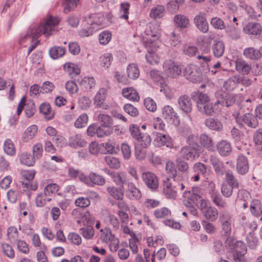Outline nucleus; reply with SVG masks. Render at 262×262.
Segmentation results:
<instances>
[{"label": "nucleus", "mask_w": 262, "mask_h": 262, "mask_svg": "<svg viewBox=\"0 0 262 262\" xmlns=\"http://www.w3.org/2000/svg\"><path fill=\"white\" fill-rule=\"evenodd\" d=\"M59 22V19L57 17L50 16L38 28H31L26 35L21 39V41L23 42L24 39H29L30 41H33L41 34H44L46 37H49L55 31V27L58 24Z\"/></svg>", "instance_id": "nucleus-1"}, {"label": "nucleus", "mask_w": 262, "mask_h": 262, "mask_svg": "<svg viewBox=\"0 0 262 262\" xmlns=\"http://www.w3.org/2000/svg\"><path fill=\"white\" fill-rule=\"evenodd\" d=\"M200 189L198 187H193L190 190H186L183 192V203L184 205L190 209L191 212L195 214L196 210L193 206L200 202L201 196L200 194Z\"/></svg>", "instance_id": "nucleus-2"}, {"label": "nucleus", "mask_w": 262, "mask_h": 262, "mask_svg": "<svg viewBox=\"0 0 262 262\" xmlns=\"http://www.w3.org/2000/svg\"><path fill=\"white\" fill-rule=\"evenodd\" d=\"M219 222L221 225L222 235L223 236L231 235L234 222L233 215L228 211H222L219 214Z\"/></svg>", "instance_id": "nucleus-3"}, {"label": "nucleus", "mask_w": 262, "mask_h": 262, "mask_svg": "<svg viewBox=\"0 0 262 262\" xmlns=\"http://www.w3.org/2000/svg\"><path fill=\"white\" fill-rule=\"evenodd\" d=\"M144 46L147 50V54L146 55L147 61L150 64H156L159 62V58L155 53L158 46V43L154 40L148 38L147 41H144Z\"/></svg>", "instance_id": "nucleus-4"}, {"label": "nucleus", "mask_w": 262, "mask_h": 262, "mask_svg": "<svg viewBox=\"0 0 262 262\" xmlns=\"http://www.w3.org/2000/svg\"><path fill=\"white\" fill-rule=\"evenodd\" d=\"M215 96L217 101L214 103V105L221 104L223 106L229 107L235 102V95L233 94L219 91L215 93Z\"/></svg>", "instance_id": "nucleus-5"}, {"label": "nucleus", "mask_w": 262, "mask_h": 262, "mask_svg": "<svg viewBox=\"0 0 262 262\" xmlns=\"http://www.w3.org/2000/svg\"><path fill=\"white\" fill-rule=\"evenodd\" d=\"M164 72L168 77L177 78L182 74V66L171 60H166L163 64Z\"/></svg>", "instance_id": "nucleus-6"}, {"label": "nucleus", "mask_w": 262, "mask_h": 262, "mask_svg": "<svg viewBox=\"0 0 262 262\" xmlns=\"http://www.w3.org/2000/svg\"><path fill=\"white\" fill-rule=\"evenodd\" d=\"M236 122L239 127L246 125L251 128H256L258 126V122L255 116L251 113H246L242 117L235 118Z\"/></svg>", "instance_id": "nucleus-7"}, {"label": "nucleus", "mask_w": 262, "mask_h": 262, "mask_svg": "<svg viewBox=\"0 0 262 262\" xmlns=\"http://www.w3.org/2000/svg\"><path fill=\"white\" fill-rule=\"evenodd\" d=\"M184 74L188 80L193 83L200 81L202 79V74L200 69L196 65L193 64H188L185 68Z\"/></svg>", "instance_id": "nucleus-8"}, {"label": "nucleus", "mask_w": 262, "mask_h": 262, "mask_svg": "<svg viewBox=\"0 0 262 262\" xmlns=\"http://www.w3.org/2000/svg\"><path fill=\"white\" fill-rule=\"evenodd\" d=\"M141 178L147 188L152 191H156L159 187V180L157 176L150 171L143 172Z\"/></svg>", "instance_id": "nucleus-9"}, {"label": "nucleus", "mask_w": 262, "mask_h": 262, "mask_svg": "<svg viewBox=\"0 0 262 262\" xmlns=\"http://www.w3.org/2000/svg\"><path fill=\"white\" fill-rule=\"evenodd\" d=\"M178 103L180 108L187 115L189 120H192L190 113L192 111V102L189 96L184 95L178 99Z\"/></svg>", "instance_id": "nucleus-10"}, {"label": "nucleus", "mask_w": 262, "mask_h": 262, "mask_svg": "<svg viewBox=\"0 0 262 262\" xmlns=\"http://www.w3.org/2000/svg\"><path fill=\"white\" fill-rule=\"evenodd\" d=\"M154 143L158 147L166 146L171 147L172 146L171 138L163 132H155L153 133Z\"/></svg>", "instance_id": "nucleus-11"}, {"label": "nucleus", "mask_w": 262, "mask_h": 262, "mask_svg": "<svg viewBox=\"0 0 262 262\" xmlns=\"http://www.w3.org/2000/svg\"><path fill=\"white\" fill-rule=\"evenodd\" d=\"M179 154L180 158L182 159L193 161L199 156V151L194 147L185 146L181 148Z\"/></svg>", "instance_id": "nucleus-12"}, {"label": "nucleus", "mask_w": 262, "mask_h": 262, "mask_svg": "<svg viewBox=\"0 0 262 262\" xmlns=\"http://www.w3.org/2000/svg\"><path fill=\"white\" fill-rule=\"evenodd\" d=\"M243 31L251 36H257L258 38L262 40V28L258 23H248L243 28Z\"/></svg>", "instance_id": "nucleus-13"}, {"label": "nucleus", "mask_w": 262, "mask_h": 262, "mask_svg": "<svg viewBox=\"0 0 262 262\" xmlns=\"http://www.w3.org/2000/svg\"><path fill=\"white\" fill-rule=\"evenodd\" d=\"M236 172L239 175H245L249 171V164L247 158L240 154L237 156L236 160Z\"/></svg>", "instance_id": "nucleus-14"}, {"label": "nucleus", "mask_w": 262, "mask_h": 262, "mask_svg": "<svg viewBox=\"0 0 262 262\" xmlns=\"http://www.w3.org/2000/svg\"><path fill=\"white\" fill-rule=\"evenodd\" d=\"M125 195L127 198L131 200H139L142 198V193L135 184L129 181L125 186Z\"/></svg>", "instance_id": "nucleus-15"}, {"label": "nucleus", "mask_w": 262, "mask_h": 262, "mask_svg": "<svg viewBox=\"0 0 262 262\" xmlns=\"http://www.w3.org/2000/svg\"><path fill=\"white\" fill-rule=\"evenodd\" d=\"M205 16V13L200 12L195 16L193 19L195 27L203 33L207 32L209 29V25Z\"/></svg>", "instance_id": "nucleus-16"}, {"label": "nucleus", "mask_w": 262, "mask_h": 262, "mask_svg": "<svg viewBox=\"0 0 262 262\" xmlns=\"http://www.w3.org/2000/svg\"><path fill=\"white\" fill-rule=\"evenodd\" d=\"M209 161L212 165L215 173L220 176H222L225 172V166L223 162L220 158L215 155H211Z\"/></svg>", "instance_id": "nucleus-17"}, {"label": "nucleus", "mask_w": 262, "mask_h": 262, "mask_svg": "<svg viewBox=\"0 0 262 262\" xmlns=\"http://www.w3.org/2000/svg\"><path fill=\"white\" fill-rule=\"evenodd\" d=\"M163 193L168 199H175L177 196V191L173 188L172 183L169 182V178H166L163 183Z\"/></svg>", "instance_id": "nucleus-18"}, {"label": "nucleus", "mask_w": 262, "mask_h": 262, "mask_svg": "<svg viewBox=\"0 0 262 262\" xmlns=\"http://www.w3.org/2000/svg\"><path fill=\"white\" fill-rule=\"evenodd\" d=\"M87 181L84 183L90 186L94 185L103 186L105 183V178L95 172H91L89 177H86Z\"/></svg>", "instance_id": "nucleus-19"}, {"label": "nucleus", "mask_w": 262, "mask_h": 262, "mask_svg": "<svg viewBox=\"0 0 262 262\" xmlns=\"http://www.w3.org/2000/svg\"><path fill=\"white\" fill-rule=\"evenodd\" d=\"M216 149L219 154L223 157L228 156L232 151V146L230 142L222 140L216 144Z\"/></svg>", "instance_id": "nucleus-20"}, {"label": "nucleus", "mask_w": 262, "mask_h": 262, "mask_svg": "<svg viewBox=\"0 0 262 262\" xmlns=\"http://www.w3.org/2000/svg\"><path fill=\"white\" fill-rule=\"evenodd\" d=\"M160 31V26L157 23H150L145 31V33L147 36L145 38V41H147L148 38H150L152 40H155L157 43V40H158Z\"/></svg>", "instance_id": "nucleus-21"}, {"label": "nucleus", "mask_w": 262, "mask_h": 262, "mask_svg": "<svg viewBox=\"0 0 262 262\" xmlns=\"http://www.w3.org/2000/svg\"><path fill=\"white\" fill-rule=\"evenodd\" d=\"M209 193L211 201L217 207L221 208H225L228 206L225 200L223 198L217 190H215L214 186L213 187Z\"/></svg>", "instance_id": "nucleus-22"}, {"label": "nucleus", "mask_w": 262, "mask_h": 262, "mask_svg": "<svg viewBox=\"0 0 262 262\" xmlns=\"http://www.w3.org/2000/svg\"><path fill=\"white\" fill-rule=\"evenodd\" d=\"M106 96V90L101 88L97 92L94 99V104L97 107H102L106 110L108 106L104 104V101Z\"/></svg>", "instance_id": "nucleus-23"}, {"label": "nucleus", "mask_w": 262, "mask_h": 262, "mask_svg": "<svg viewBox=\"0 0 262 262\" xmlns=\"http://www.w3.org/2000/svg\"><path fill=\"white\" fill-rule=\"evenodd\" d=\"M162 117L167 122H174L178 120L179 117L173 108L170 105H165L162 108Z\"/></svg>", "instance_id": "nucleus-24"}, {"label": "nucleus", "mask_w": 262, "mask_h": 262, "mask_svg": "<svg viewBox=\"0 0 262 262\" xmlns=\"http://www.w3.org/2000/svg\"><path fill=\"white\" fill-rule=\"evenodd\" d=\"M227 237L224 242V246L228 252H234L239 248V243L241 244H245V243L241 241H236V239L230 235L229 236H225Z\"/></svg>", "instance_id": "nucleus-25"}, {"label": "nucleus", "mask_w": 262, "mask_h": 262, "mask_svg": "<svg viewBox=\"0 0 262 262\" xmlns=\"http://www.w3.org/2000/svg\"><path fill=\"white\" fill-rule=\"evenodd\" d=\"M199 139L200 143L204 148L211 151H214L215 144L210 136L206 134H202L200 135Z\"/></svg>", "instance_id": "nucleus-26"}, {"label": "nucleus", "mask_w": 262, "mask_h": 262, "mask_svg": "<svg viewBox=\"0 0 262 262\" xmlns=\"http://www.w3.org/2000/svg\"><path fill=\"white\" fill-rule=\"evenodd\" d=\"M102 22V19L98 14H92L85 16L82 23H84L85 25L86 24L90 25L91 28L95 29L96 27L101 25Z\"/></svg>", "instance_id": "nucleus-27"}, {"label": "nucleus", "mask_w": 262, "mask_h": 262, "mask_svg": "<svg viewBox=\"0 0 262 262\" xmlns=\"http://www.w3.org/2000/svg\"><path fill=\"white\" fill-rule=\"evenodd\" d=\"M235 70L243 75H248L251 70V67L247 61L238 58L235 60Z\"/></svg>", "instance_id": "nucleus-28"}, {"label": "nucleus", "mask_w": 262, "mask_h": 262, "mask_svg": "<svg viewBox=\"0 0 262 262\" xmlns=\"http://www.w3.org/2000/svg\"><path fill=\"white\" fill-rule=\"evenodd\" d=\"M206 126L209 129L215 131L221 132L223 129V126L222 122L218 119L213 118H209L205 120Z\"/></svg>", "instance_id": "nucleus-29"}, {"label": "nucleus", "mask_w": 262, "mask_h": 262, "mask_svg": "<svg viewBox=\"0 0 262 262\" xmlns=\"http://www.w3.org/2000/svg\"><path fill=\"white\" fill-rule=\"evenodd\" d=\"M239 244V248L233 252V259L235 262H246L245 255L247 253V247L245 244Z\"/></svg>", "instance_id": "nucleus-30"}, {"label": "nucleus", "mask_w": 262, "mask_h": 262, "mask_svg": "<svg viewBox=\"0 0 262 262\" xmlns=\"http://www.w3.org/2000/svg\"><path fill=\"white\" fill-rule=\"evenodd\" d=\"M108 194L117 200H122L124 198V187H116L114 186H108L106 189Z\"/></svg>", "instance_id": "nucleus-31"}, {"label": "nucleus", "mask_w": 262, "mask_h": 262, "mask_svg": "<svg viewBox=\"0 0 262 262\" xmlns=\"http://www.w3.org/2000/svg\"><path fill=\"white\" fill-rule=\"evenodd\" d=\"M80 218L76 221L77 224L80 226H91L94 224V219L90 212L84 211L80 214Z\"/></svg>", "instance_id": "nucleus-32"}, {"label": "nucleus", "mask_w": 262, "mask_h": 262, "mask_svg": "<svg viewBox=\"0 0 262 262\" xmlns=\"http://www.w3.org/2000/svg\"><path fill=\"white\" fill-rule=\"evenodd\" d=\"M122 94L123 97L133 101H138L140 99L138 93L132 87L123 89Z\"/></svg>", "instance_id": "nucleus-33"}, {"label": "nucleus", "mask_w": 262, "mask_h": 262, "mask_svg": "<svg viewBox=\"0 0 262 262\" xmlns=\"http://www.w3.org/2000/svg\"><path fill=\"white\" fill-rule=\"evenodd\" d=\"M224 43L221 40H215L212 46V51L214 57L219 58L222 57L225 52Z\"/></svg>", "instance_id": "nucleus-34"}, {"label": "nucleus", "mask_w": 262, "mask_h": 262, "mask_svg": "<svg viewBox=\"0 0 262 262\" xmlns=\"http://www.w3.org/2000/svg\"><path fill=\"white\" fill-rule=\"evenodd\" d=\"M63 69L66 73L72 78L78 75L80 73V70L78 66L72 62H67L63 65Z\"/></svg>", "instance_id": "nucleus-35"}, {"label": "nucleus", "mask_w": 262, "mask_h": 262, "mask_svg": "<svg viewBox=\"0 0 262 262\" xmlns=\"http://www.w3.org/2000/svg\"><path fill=\"white\" fill-rule=\"evenodd\" d=\"M227 36L232 40H237L241 37V31L235 25H228L225 28Z\"/></svg>", "instance_id": "nucleus-36"}, {"label": "nucleus", "mask_w": 262, "mask_h": 262, "mask_svg": "<svg viewBox=\"0 0 262 262\" xmlns=\"http://www.w3.org/2000/svg\"><path fill=\"white\" fill-rule=\"evenodd\" d=\"M238 84L237 75L236 74L225 80L223 86L226 91L232 92L237 88Z\"/></svg>", "instance_id": "nucleus-37"}, {"label": "nucleus", "mask_w": 262, "mask_h": 262, "mask_svg": "<svg viewBox=\"0 0 262 262\" xmlns=\"http://www.w3.org/2000/svg\"><path fill=\"white\" fill-rule=\"evenodd\" d=\"M19 160L21 164L27 166H33L35 163L34 157L30 153L23 152L19 155Z\"/></svg>", "instance_id": "nucleus-38"}, {"label": "nucleus", "mask_w": 262, "mask_h": 262, "mask_svg": "<svg viewBox=\"0 0 262 262\" xmlns=\"http://www.w3.org/2000/svg\"><path fill=\"white\" fill-rule=\"evenodd\" d=\"M192 97L196 103V106L198 109L207 103L209 101V97L207 94L202 92H197L192 95Z\"/></svg>", "instance_id": "nucleus-39"}, {"label": "nucleus", "mask_w": 262, "mask_h": 262, "mask_svg": "<svg viewBox=\"0 0 262 262\" xmlns=\"http://www.w3.org/2000/svg\"><path fill=\"white\" fill-rule=\"evenodd\" d=\"M243 54L247 58L251 60H257L261 57L260 51L252 47L246 48L243 51Z\"/></svg>", "instance_id": "nucleus-40"}, {"label": "nucleus", "mask_w": 262, "mask_h": 262, "mask_svg": "<svg viewBox=\"0 0 262 262\" xmlns=\"http://www.w3.org/2000/svg\"><path fill=\"white\" fill-rule=\"evenodd\" d=\"M174 22L177 27L184 29L188 27L189 20L186 16L178 14L174 17Z\"/></svg>", "instance_id": "nucleus-41"}, {"label": "nucleus", "mask_w": 262, "mask_h": 262, "mask_svg": "<svg viewBox=\"0 0 262 262\" xmlns=\"http://www.w3.org/2000/svg\"><path fill=\"white\" fill-rule=\"evenodd\" d=\"M154 215L157 219H166L171 216V210L167 207H162L154 211Z\"/></svg>", "instance_id": "nucleus-42"}, {"label": "nucleus", "mask_w": 262, "mask_h": 262, "mask_svg": "<svg viewBox=\"0 0 262 262\" xmlns=\"http://www.w3.org/2000/svg\"><path fill=\"white\" fill-rule=\"evenodd\" d=\"M85 143V142L81 139V135L79 134L73 135L69 138V145L73 148L83 147Z\"/></svg>", "instance_id": "nucleus-43"}, {"label": "nucleus", "mask_w": 262, "mask_h": 262, "mask_svg": "<svg viewBox=\"0 0 262 262\" xmlns=\"http://www.w3.org/2000/svg\"><path fill=\"white\" fill-rule=\"evenodd\" d=\"M225 181L224 182L238 188L239 185L238 180L236 179L234 174L231 170L225 171Z\"/></svg>", "instance_id": "nucleus-44"}, {"label": "nucleus", "mask_w": 262, "mask_h": 262, "mask_svg": "<svg viewBox=\"0 0 262 262\" xmlns=\"http://www.w3.org/2000/svg\"><path fill=\"white\" fill-rule=\"evenodd\" d=\"M105 171L108 174H110L112 177L113 180L114 182L117 185H120L121 187H123V185L126 186L127 185V182H129V180L124 179L121 176V174L119 173L116 172H110V171L107 169H105Z\"/></svg>", "instance_id": "nucleus-45"}, {"label": "nucleus", "mask_w": 262, "mask_h": 262, "mask_svg": "<svg viewBox=\"0 0 262 262\" xmlns=\"http://www.w3.org/2000/svg\"><path fill=\"white\" fill-rule=\"evenodd\" d=\"M38 127L35 125H32L28 127L23 134V140L25 142L32 139L36 134Z\"/></svg>", "instance_id": "nucleus-46"}, {"label": "nucleus", "mask_w": 262, "mask_h": 262, "mask_svg": "<svg viewBox=\"0 0 262 262\" xmlns=\"http://www.w3.org/2000/svg\"><path fill=\"white\" fill-rule=\"evenodd\" d=\"M127 76L129 78L135 80L140 75L138 66L135 63H130L127 68Z\"/></svg>", "instance_id": "nucleus-47"}, {"label": "nucleus", "mask_w": 262, "mask_h": 262, "mask_svg": "<svg viewBox=\"0 0 262 262\" xmlns=\"http://www.w3.org/2000/svg\"><path fill=\"white\" fill-rule=\"evenodd\" d=\"M79 84L82 89L88 91L94 88L96 82L93 77H85L79 82Z\"/></svg>", "instance_id": "nucleus-48"}, {"label": "nucleus", "mask_w": 262, "mask_h": 262, "mask_svg": "<svg viewBox=\"0 0 262 262\" xmlns=\"http://www.w3.org/2000/svg\"><path fill=\"white\" fill-rule=\"evenodd\" d=\"M202 213L206 220L213 222L217 219L218 211L215 208L209 206V208L204 211Z\"/></svg>", "instance_id": "nucleus-49"}, {"label": "nucleus", "mask_w": 262, "mask_h": 262, "mask_svg": "<svg viewBox=\"0 0 262 262\" xmlns=\"http://www.w3.org/2000/svg\"><path fill=\"white\" fill-rule=\"evenodd\" d=\"M98 121L101 123V125H104L106 127H111L114 124L113 119L112 117L105 114H99L97 116Z\"/></svg>", "instance_id": "nucleus-50"}, {"label": "nucleus", "mask_w": 262, "mask_h": 262, "mask_svg": "<svg viewBox=\"0 0 262 262\" xmlns=\"http://www.w3.org/2000/svg\"><path fill=\"white\" fill-rule=\"evenodd\" d=\"M7 236V239L10 243H16L19 240V233L14 226H11L8 228Z\"/></svg>", "instance_id": "nucleus-51"}, {"label": "nucleus", "mask_w": 262, "mask_h": 262, "mask_svg": "<svg viewBox=\"0 0 262 262\" xmlns=\"http://www.w3.org/2000/svg\"><path fill=\"white\" fill-rule=\"evenodd\" d=\"M1 249L3 254L10 259L15 257V251L13 247L9 244L2 243L1 244Z\"/></svg>", "instance_id": "nucleus-52"}, {"label": "nucleus", "mask_w": 262, "mask_h": 262, "mask_svg": "<svg viewBox=\"0 0 262 262\" xmlns=\"http://www.w3.org/2000/svg\"><path fill=\"white\" fill-rule=\"evenodd\" d=\"M65 53L66 49L62 47H54L49 50L50 57L54 59L62 57Z\"/></svg>", "instance_id": "nucleus-53"}, {"label": "nucleus", "mask_w": 262, "mask_h": 262, "mask_svg": "<svg viewBox=\"0 0 262 262\" xmlns=\"http://www.w3.org/2000/svg\"><path fill=\"white\" fill-rule=\"evenodd\" d=\"M52 200L51 198H49L44 192L38 193L35 198V204L38 207H42L46 205L47 202Z\"/></svg>", "instance_id": "nucleus-54"}, {"label": "nucleus", "mask_w": 262, "mask_h": 262, "mask_svg": "<svg viewBox=\"0 0 262 262\" xmlns=\"http://www.w3.org/2000/svg\"><path fill=\"white\" fill-rule=\"evenodd\" d=\"M68 174L71 178L78 179L80 181L84 182L87 181L86 176L78 169L70 167L68 169Z\"/></svg>", "instance_id": "nucleus-55"}, {"label": "nucleus", "mask_w": 262, "mask_h": 262, "mask_svg": "<svg viewBox=\"0 0 262 262\" xmlns=\"http://www.w3.org/2000/svg\"><path fill=\"white\" fill-rule=\"evenodd\" d=\"M104 221L107 224L112 226L114 230H117L119 229L120 223L115 215L108 214L105 217Z\"/></svg>", "instance_id": "nucleus-56"}, {"label": "nucleus", "mask_w": 262, "mask_h": 262, "mask_svg": "<svg viewBox=\"0 0 262 262\" xmlns=\"http://www.w3.org/2000/svg\"><path fill=\"white\" fill-rule=\"evenodd\" d=\"M234 188H236L228 184L223 182L221 188V193L225 198H230L233 194Z\"/></svg>", "instance_id": "nucleus-57"}, {"label": "nucleus", "mask_w": 262, "mask_h": 262, "mask_svg": "<svg viewBox=\"0 0 262 262\" xmlns=\"http://www.w3.org/2000/svg\"><path fill=\"white\" fill-rule=\"evenodd\" d=\"M165 8L162 5H158L156 7L151 9L149 16L154 19L162 17L164 15Z\"/></svg>", "instance_id": "nucleus-58"}, {"label": "nucleus", "mask_w": 262, "mask_h": 262, "mask_svg": "<svg viewBox=\"0 0 262 262\" xmlns=\"http://www.w3.org/2000/svg\"><path fill=\"white\" fill-rule=\"evenodd\" d=\"M250 211L254 216H258L262 211L260 202L258 200H253L250 204Z\"/></svg>", "instance_id": "nucleus-59"}, {"label": "nucleus", "mask_w": 262, "mask_h": 262, "mask_svg": "<svg viewBox=\"0 0 262 262\" xmlns=\"http://www.w3.org/2000/svg\"><path fill=\"white\" fill-rule=\"evenodd\" d=\"M4 150L8 155L13 156L15 155L16 150L13 142L9 139L5 140L4 143Z\"/></svg>", "instance_id": "nucleus-60"}, {"label": "nucleus", "mask_w": 262, "mask_h": 262, "mask_svg": "<svg viewBox=\"0 0 262 262\" xmlns=\"http://www.w3.org/2000/svg\"><path fill=\"white\" fill-rule=\"evenodd\" d=\"M79 2V0H63L64 12L68 13L75 9Z\"/></svg>", "instance_id": "nucleus-61"}, {"label": "nucleus", "mask_w": 262, "mask_h": 262, "mask_svg": "<svg viewBox=\"0 0 262 262\" xmlns=\"http://www.w3.org/2000/svg\"><path fill=\"white\" fill-rule=\"evenodd\" d=\"M113 60V57L111 53H105L100 57V64L101 66L107 68L111 66Z\"/></svg>", "instance_id": "nucleus-62"}, {"label": "nucleus", "mask_w": 262, "mask_h": 262, "mask_svg": "<svg viewBox=\"0 0 262 262\" xmlns=\"http://www.w3.org/2000/svg\"><path fill=\"white\" fill-rule=\"evenodd\" d=\"M166 170L171 176L173 180L178 181L180 178V173H178L176 168L172 162H168L166 165Z\"/></svg>", "instance_id": "nucleus-63"}, {"label": "nucleus", "mask_w": 262, "mask_h": 262, "mask_svg": "<svg viewBox=\"0 0 262 262\" xmlns=\"http://www.w3.org/2000/svg\"><path fill=\"white\" fill-rule=\"evenodd\" d=\"M68 241L72 245L79 246L82 243L80 236L77 233L71 232L67 236Z\"/></svg>", "instance_id": "nucleus-64"}]
</instances>
